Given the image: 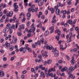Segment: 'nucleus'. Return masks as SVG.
I'll return each instance as SVG.
<instances>
[{
    "instance_id": "obj_62",
    "label": "nucleus",
    "mask_w": 79,
    "mask_h": 79,
    "mask_svg": "<svg viewBox=\"0 0 79 79\" xmlns=\"http://www.w3.org/2000/svg\"><path fill=\"white\" fill-rule=\"evenodd\" d=\"M32 31V29H30L29 31H28V33H29V32H31Z\"/></svg>"
},
{
    "instance_id": "obj_28",
    "label": "nucleus",
    "mask_w": 79,
    "mask_h": 79,
    "mask_svg": "<svg viewBox=\"0 0 79 79\" xmlns=\"http://www.w3.org/2000/svg\"><path fill=\"white\" fill-rule=\"evenodd\" d=\"M40 74L41 76H43V77L44 78L45 77V75H44V73L42 72H41Z\"/></svg>"
},
{
    "instance_id": "obj_38",
    "label": "nucleus",
    "mask_w": 79,
    "mask_h": 79,
    "mask_svg": "<svg viewBox=\"0 0 79 79\" xmlns=\"http://www.w3.org/2000/svg\"><path fill=\"white\" fill-rule=\"evenodd\" d=\"M27 17H31V13H27Z\"/></svg>"
},
{
    "instance_id": "obj_30",
    "label": "nucleus",
    "mask_w": 79,
    "mask_h": 79,
    "mask_svg": "<svg viewBox=\"0 0 79 79\" xmlns=\"http://www.w3.org/2000/svg\"><path fill=\"white\" fill-rule=\"evenodd\" d=\"M69 77H71L72 79H74V77H75V76H73V74H71L69 76Z\"/></svg>"
},
{
    "instance_id": "obj_53",
    "label": "nucleus",
    "mask_w": 79,
    "mask_h": 79,
    "mask_svg": "<svg viewBox=\"0 0 79 79\" xmlns=\"http://www.w3.org/2000/svg\"><path fill=\"white\" fill-rule=\"evenodd\" d=\"M35 25V24L34 23H33L32 24L31 26V28H33V27H34V25Z\"/></svg>"
},
{
    "instance_id": "obj_20",
    "label": "nucleus",
    "mask_w": 79,
    "mask_h": 79,
    "mask_svg": "<svg viewBox=\"0 0 79 79\" xmlns=\"http://www.w3.org/2000/svg\"><path fill=\"white\" fill-rule=\"evenodd\" d=\"M31 11L32 12H34V11H35V10L33 8H29L28 10V11L30 12Z\"/></svg>"
},
{
    "instance_id": "obj_9",
    "label": "nucleus",
    "mask_w": 79,
    "mask_h": 79,
    "mask_svg": "<svg viewBox=\"0 0 79 79\" xmlns=\"http://www.w3.org/2000/svg\"><path fill=\"white\" fill-rule=\"evenodd\" d=\"M4 76V72L2 70H0V77H3Z\"/></svg>"
},
{
    "instance_id": "obj_23",
    "label": "nucleus",
    "mask_w": 79,
    "mask_h": 79,
    "mask_svg": "<svg viewBox=\"0 0 79 79\" xmlns=\"http://www.w3.org/2000/svg\"><path fill=\"white\" fill-rule=\"evenodd\" d=\"M24 2L25 4V6H27L28 5V3H27V0H24Z\"/></svg>"
},
{
    "instance_id": "obj_54",
    "label": "nucleus",
    "mask_w": 79,
    "mask_h": 79,
    "mask_svg": "<svg viewBox=\"0 0 79 79\" xmlns=\"http://www.w3.org/2000/svg\"><path fill=\"white\" fill-rule=\"evenodd\" d=\"M52 10H51V13H53L55 11V10H54V9L53 8L51 9Z\"/></svg>"
},
{
    "instance_id": "obj_42",
    "label": "nucleus",
    "mask_w": 79,
    "mask_h": 79,
    "mask_svg": "<svg viewBox=\"0 0 79 79\" xmlns=\"http://www.w3.org/2000/svg\"><path fill=\"white\" fill-rule=\"evenodd\" d=\"M17 35L19 36H21L22 35V33L21 32H17Z\"/></svg>"
},
{
    "instance_id": "obj_1",
    "label": "nucleus",
    "mask_w": 79,
    "mask_h": 79,
    "mask_svg": "<svg viewBox=\"0 0 79 79\" xmlns=\"http://www.w3.org/2000/svg\"><path fill=\"white\" fill-rule=\"evenodd\" d=\"M52 71H56L55 67L51 68L48 70V73L47 74V77H49V76H51L52 77V76H53V73H50V72H52Z\"/></svg>"
},
{
    "instance_id": "obj_55",
    "label": "nucleus",
    "mask_w": 79,
    "mask_h": 79,
    "mask_svg": "<svg viewBox=\"0 0 79 79\" xmlns=\"http://www.w3.org/2000/svg\"><path fill=\"white\" fill-rule=\"evenodd\" d=\"M31 24V22L30 21H28L27 23V26H29Z\"/></svg>"
},
{
    "instance_id": "obj_27",
    "label": "nucleus",
    "mask_w": 79,
    "mask_h": 79,
    "mask_svg": "<svg viewBox=\"0 0 79 79\" xmlns=\"http://www.w3.org/2000/svg\"><path fill=\"white\" fill-rule=\"evenodd\" d=\"M54 53L55 56H58V55H59L58 51H56V52Z\"/></svg>"
},
{
    "instance_id": "obj_13",
    "label": "nucleus",
    "mask_w": 79,
    "mask_h": 79,
    "mask_svg": "<svg viewBox=\"0 0 79 79\" xmlns=\"http://www.w3.org/2000/svg\"><path fill=\"white\" fill-rule=\"evenodd\" d=\"M2 6H3V8H5L6 6L5 4H3V3H1V4L0 5V8H1Z\"/></svg>"
},
{
    "instance_id": "obj_63",
    "label": "nucleus",
    "mask_w": 79,
    "mask_h": 79,
    "mask_svg": "<svg viewBox=\"0 0 79 79\" xmlns=\"http://www.w3.org/2000/svg\"><path fill=\"white\" fill-rule=\"evenodd\" d=\"M3 60L5 61L6 60V57H4L3 58Z\"/></svg>"
},
{
    "instance_id": "obj_45",
    "label": "nucleus",
    "mask_w": 79,
    "mask_h": 79,
    "mask_svg": "<svg viewBox=\"0 0 79 79\" xmlns=\"http://www.w3.org/2000/svg\"><path fill=\"white\" fill-rule=\"evenodd\" d=\"M44 40L43 39H41L40 40V42L41 43H44Z\"/></svg>"
},
{
    "instance_id": "obj_21",
    "label": "nucleus",
    "mask_w": 79,
    "mask_h": 79,
    "mask_svg": "<svg viewBox=\"0 0 79 79\" xmlns=\"http://www.w3.org/2000/svg\"><path fill=\"white\" fill-rule=\"evenodd\" d=\"M22 15L23 16V18H24V17H25V14H24V13L22 12L19 14V16H21L22 17Z\"/></svg>"
},
{
    "instance_id": "obj_4",
    "label": "nucleus",
    "mask_w": 79,
    "mask_h": 79,
    "mask_svg": "<svg viewBox=\"0 0 79 79\" xmlns=\"http://www.w3.org/2000/svg\"><path fill=\"white\" fill-rule=\"evenodd\" d=\"M9 31V27H6L3 30V33H6L8 32Z\"/></svg>"
},
{
    "instance_id": "obj_49",
    "label": "nucleus",
    "mask_w": 79,
    "mask_h": 79,
    "mask_svg": "<svg viewBox=\"0 0 79 79\" xmlns=\"http://www.w3.org/2000/svg\"><path fill=\"white\" fill-rule=\"evenodd\" d=\"M41 18L42 19H45V16L44 15H42L41 16Z\"/></svg>"
},
{
    "instance_id": "obj_16",
    "label": "nucleus",
    "mask_w": 79,
    "mask_h": 79,
    "mask_svg": "<svg viewBox=\"0 0 79 79\" xmlns=\"http://www.w3.org/2000/svg\"><path fill=\"white\" fill-rule=\"evenodd\" d=\"M49 33V31H45L44 35V36H45V37H46V36H47V35H48V34Z\"/></svg>"
},
{
    "instance_id": "obj_29",
    "label": "nucleus",
    "mask_w": 79,
    "mask_h": 79,
    "mask_svg": "<svg viewBox=\"0 0 79 79\" xmlns=\"http://www.w3.org/2000/svg\"><path fill=\"white\" fill-rule=\"evenodd\" d=\"M8 21H9V19H8V18H7L5 20V24L7 23H8Z\"/></svg>"
},
{
    "instance_id": "obj_17",
    "label": "nucleus",
    "mask_w": 79,
    "mask_h": 79,
    "mask_svg": "<svg viewBox=\"0 0 79 79\" xmlns=\"http://www.w3.org/2000/svg\"><path fill=\"white\" fill-rule=\"evenodd\" d=\"M12 42L14 44H15L17 42V38H14L12 40Z\"/></svg>"
},
{
    "instance_id": "obj_61",
    "label": "nucleus",
    "mask_w": 79,
    "mask_h": 79,
    "mask_svg": "<svg viewBox=\"0 0 79 79\" xmlns=\"http://www.w3.org/2000/svg\"><path fill=\"white\" fill-rule=\"evenodd\" d=\"M28 42L29 43L32 42H33V40H28Z\"/></svg>"
},
{
    "instance_id": "obj_57",
    "label": "nucleus",
    "mask_w": 79,
    "mask_h": 79,
    "mask_svg": "<svg viewBox=\"0 0 79 79\" xmlns=\"http://www.w3.org/2000/svg\"><path fill=\"white\" fill-rule=\"evenodd\" d=\"M19 6H22L23 5V2H21L20 3H19Z\"/></svg>"
},
{
    "instance_id": "obj_47",
    "label": "nucleus",
    "mask_w": 79,
    "mask_h": 79,
    "mask_svg": "<svg viewBox=\"0 0 79 79\" xmlns=\"http://www.w3.org/2000/svg\"><path fill=\"white\" fill-rule=\"evenodd\" d=\"M57 75H58V76H59L60 75H61V73H60V71L59 70H57Z\"/></svg>"
},
{
    "instance_id": "obj_56",
    "label": "nucleus",
    "mask_w": 79,
    "mask_h": 79,
    "mask_svg": "<svg viewBox=\"0 0 79 79\" xmlns=\"http://www.w3.org/2000/svg\"><path fill=\"white\" fill-rule=\"evenodd\" d=\"M70 31L72 32L74 31V28L73 27H72L70 29Z\"/></svg>"
},
{
    "instance_id": "obj_43",
    "label": "nucleus",
    "mask_w": 79,
    "mask_h": 79,
    "mask_svg": "<svg viewBox=\"0 0 79 79\" xmlns=\"http://www.w3.org/2000/svg\"><path fill=\"white\" fill-rule=\"evenodd\" d=\"M72 35H73V33H72V32H70L69 35V37L71 38V36H72Z\"/></svg>"
},
{
    "instance_id": "obj_26",
    "label": "nucleus",
    "mask_w": 79,
    "mask_h": 79,
    "mask_svg": "<svg viewBox=\"0 0 79 79\" xmlns=\"http://www.w3.org/2000/svg\"><path fill=\"white\" fill-rule=\"evenodd\" d=\"M9 13L10 15V17H12V16H13V11H11L9 12Z\"/></svg>"
},
{
    "instance_id": "obj_35",
    "label": "nucleus",
    "mask_w": 79,
    "mask_h": 79,
    "mask_svg": "<svg viewBox=\"0 0 79 79\" xmlns=\"http://www.w3.org/2000/svg\"><path fill=\"white\" fill-rule=\"evenodd\" d=\"M75 60H71L70 61L71 63L72 64H74V63H75Z\"/></svg>"
},
{
    "instance_id": "obj_58",
    "label": "nucleus",
    "mask_w": 79,
    "mask_h": 79,
    "mask_svg": "<svg viewBox=\"0 0 79 79\" xmlns=\"http://www.w3.org/2000/svg\"><path fill=\"white\" fill-rule=\"evenodd\" d=\"M61 37H62V38H64V37H65V36L64 35V34H62L61 35Z\"/></svg>"
},
{
    "instance_id": "obj_7",
    "label": "nucleus",
    "mask_w": 79,
    "mask_h": 79,
    "mask_svg": "<svg viewBox=\"0 0 79 79\" xmlns=\"http://www.w3.org/2000/svg\"><path fill=\"white\" fill-rule=\"evenodd\" d=\"M56 13L57 15H60L61 13L60 9H57L56 10Z\"/></svg>"
},
{
    "instance_id": "obj_22",
    "label": "nucleus",
    "mask_w": 79,
    "mask_h": 79,
    "mask_svg": "<svg viewBox=\"0 0 79 79\" xmlns=\"http://www.w3.org/2000/svg\"><path fill=\"white\" fill-rule=\"evenodd\" d=\"M14 48V47L13 46H10L9 47V50L10 51H12L13 50V49Z\"/></svg>"
},
{
    "instance_id": "obj_33",
    "label": "nucleus",
    "mask_w": 79,
    "mask_h": 79,
    "mask_svg": "<svg viewBox=\"0 0 79 79\" xmlns=\"http://www.w3.org/2000/svg\"><path fill=\"white\" fill-rule=\"evenodd\" d=\"M71 41H72V40H71V38L69 37V39L67 40V43H69V42H71Z\"/></svg>"
},
{
    "instance_id": "obj_14",
    "label": "nucleus",
    "mask_w": 79,
    "mask_h": 79,
    "mask_svg": "<svg viewBox=\"0 0 79 79\" xmlns=\"http://www.w3.org/2000/svg\"><path fill=\"white\" fill-rule=\"evenodd\" d=\"M69 70L71 71H73L74 70V68L73 67V66H71L69 68Z\"/></svg>"
},
{
    "instance_id": "obj_24",
    "label": "nucleus",
    "mask_w": 79,
    "mask_h": 79,
    "mask_svg": "<svg viewBox=\"0 0 79 79\" xmlns=\"http://www.w3.org/2000/svg\"><path fill=\"white\" fill-rule=\"evenodd\" d=\"M72 21L73 20H69L67 21V23H69V24H71L72 23Z\"/></svg>"
},
{
    "instance_id": "obj_51",
    "label": "nucleus",
    "mask_w": 79,
    "mask_h": 79,
    "mask_svg": "<svg viewBox=\"0 0 79 79\" xmlns=\"http://www.w3.org/2000/svg\"><path fill=\"white\" fill-rule=\"evenodd\" d=\"M58 7H60V6H61V3H59L57 4V5Z\"/></svg>"
},
{
    "instance_id": "obj_3",
    "label": "nucleus",
    "mask_w": 79,
    "mask_h": 79,
    "mask_svg": "<svg viewBox=\"0 0 79 79\" xmlns=\"http://www.w3.org/2000/svg\"><path fill=\"white\" fill-rule=\"evenodd\" d=\"M46 47L47 50H50L51 49H52V48L53 47V46H52V45H48V44H46Z\"/></svg>"
},
{
    "instance_id": "obj_8",
    "label": "nucleus",
    "mask_w": 79,
    "mask_h": 79,
    "mask_svg": "<svg viewBox=\"0 0 79 79\" xmlns=\"http://www.w3.org/2000/svg\"><path fill=\"white\" fill-rule=\"evenodd\" d=\"M49 30L51 31L50 33H53V30H54V27L52 26L49 27Z\"/></svg>"
},
{
    "instance_id": "obj_64",
    "label": "nucleus",
    "mask_w": 79,
    "mask_h": 79,
    "mask_svg": "<svg viewBox=\"0 0 79 79\" xmlns=\"http://www.w3.org/2000/svg\"><path fill=\"white\" fill-rule=\"evenodd\" d=\"M68 5H71V1H69L67 3Z\"/></svg>"
},
{
    "instance_id": "obj_18",
    "label": "nucleus",
    "mask_w": 79,
    "mask_h": 79,
    "mask_svg": "<svg viewBox=\"0 0 79 79\" xmlns=\"http://www.w3.org/2000/svg\"><path fill=\"white\" fill-rule=\"evenodd\" d=\"M6 47H9L10 46V44L8 43V42H6L5 44Z\"/></svg>"
},
{
    "instance_id": "obj_12",
    "label": "nucleus",
    "mask_w": 79,
    "mask_h": 79,
    "mask_svg": "<svg viewBox=\"0 0 79 79\" xmlns=\"http://www.w3.org/2000/svg\"><path fill=\"white\" fill-rule=\"evenodd\" d=\"M60 49H62V50H64V49H66V48H67V46H66L65 48H63V45H62L61 44L60 45Z\"/></svg>"
},
{
    "instance_id": "obj_25",
    "label": "nucleus",
    "mask_w": 79,
    "mask_h": 79,
    "mask_svg": "<svg viewBox=\"0 0 79 79\" xmlns=\"http://www.w3.org/2000/svg\"><path fill=\"white\" fill-rule=\"evenodd\" d=\"M16 15H14V17L12 19L13 20V21L14 23H15V20L16 18Z\"/></svg>"
},
{
    "instance_id": "obj_60",
    "label": "nucleus",
    "mask_w": 79,
    "mask_h": 79,
    "mask_svg": "<svg viewBox=\"0 0 79 79\" xmlns=\"http://www.w3.org/2000/svg\"><path fill=\"white\" fill-rule=\"evenodd\" d=\"M15 54V51H13L11 53V55H13Z\"/></svg>"
},
{
    "instance_id": "obj_6",
    "label": "nucleus",
    "mask_w": 79,
    "mask_h": 79,
    "mask_svg": "<svg viewBox=\"0 0 79 79\" xmlns=\"http://www.w3.org/2000/svg\"><path fill=\"white\" fill-rule=\"evenodd\" d=\"M38 4L40 6H42L44 5V1L40 0L38 2Z\"/></svg>"
},
{
    "instance_id": "obj_5",
    "label": "nucleus",
    "mask_w": 79,
    "mask_h": 79,
    "mask_svg": "<svg viewBox=\"0 0 79 79\" xmlns=\"http://www.w3.org/2000/svg\"><path fill=\"white\" fill-rule=\"evenodd\" d=\"M42 70H44V73L46 74H47V73H48V72L47 71V70H48V68H46L45 69V67H43V68L41 69Z\"/></svg>"
},
{
    "instance_id": "obj_44",
    "label": "nucleus",
    "mask_w": 79,
    "mask_h": 79,
    "mask_svg": "<svg viewBox=\"0 0 79 79\" xmlns=\"http://www.w3.org/2000/svg\"><path fill=\"white\" fill-rule=\"evenodd\" d=\"M77 66H78V64H75L74 66L75 69H77Z\"/></svg>"
},
{
    "instance_id": "obj_36",
    "label": "nucleus",
    "mask_w": 79,
    "mask_h": 79,
    "mask_svg": "<svg viewBox=\"0 0 79 79\" xmlns=\"http://www.w3.org/2000/svg\"><path fill=\"white\" fill-rule=\"evenodd\" d=\"M56 22V20L53 19L52 21V23H55Z\"/></svg>"
},
{
    "instance_id": "obj_15",
    "label": "nucleus",
    "mask_w": 79,
    "mask_h": 79,
    "mask_svg": "<svg viewBox=\"0 0 79 79\" xmlns=\"http://www.w3.org/2000/svg\"><path fill=\"white\" fill-rule=\"evenodd\" d=\"M16 5H17L16 3H15L14 4L13 6L14 7L15 9H18L17 8H18V6Z\"/></svg>"
},
{
    "instance_id": "obj_48",
    "label": "nucleus",
    "mask_w": 79,
    "mask_h": 79,
    "mask_svg": "<svg viewBox=\"0 0 79 79\" xmlns=\"http://www.w3.org/2000/svg\"><path fill=\"white\" fill-rule=\"evenodd\" d=\"M27 73V71L26 70H24L22 71V73L23 74H26Z\"/></svg>"
},
{
    "instance_id": "obj_40",
    "label": "nucleus",
    "mask_w": 79,
    "mask_h": 79,
    "mask_svg": "<svg viewBox=\"0 0 79 79\" xmlns=\"http://www.w3.org/2000/svg\"><path fill=\"white\" fill-rule=\"evenodd\" d=\"M52 63V60H48L47 62L48 64H50V63Z\"/></svg>"
},
{
    "instance_id": "obj_39",
    "label": "nucleus",
    "mask_w": 79,
    "mask_h": 79,
    "mask_svg": "<svg viewBox=\"0 0 79 79\" xmlns=\"http://www.w3.org/2000/svg\"><path fill=\"white\" fill-rule=\"evenodd\" d=\"M27 49L29 52H32V50H31V48H27Z\"/></svg>"
},
{
    "instance_id": "obj_41",
    "label": "nucleus",
    "mask_w": 79,
    "mask_h": 79,
    "mask_svg": "<svg viewBox=\"0 0 79 79\" xmlns=\"http://www.w3.org/2000/svg\"><path fill=\"white\" fill-rule=\"evenodd\" d=\"M23 18V19L22 20V22L24 23L25 22V21H26V18H25V17Z\"/></svg>"
},
{
    "instance_id": "obj_52",
    "label": "nucleus",
    "mask_w": 79,
    "mask_h": 79,
    "mask_svg": "<svg viewBox=\"0 0 79 79\" xmlns=\"http://www.w3.org/2000/svg\"><path fill=\"white\" fill-rule=\"evenodd\" d=\"M43 67V65H42V64L40 65L39 66V68L40 69H41Z\"/></svg>"
},
{
    "instance_id": "obj_50",
    "label": "nucleus",
    "mask_w": 79,
    "mask_h": 79,
    "mask_svg": "<svg viewBox=\"0 0 79 79\" xmlns=\"http://www.w3.org/2000/svg\"><path fill=\"white\" fill-rule=\"evenodd\" d=\"M14 11L15 13H17L18 11V9H15Z\"/></svg>"
},
{
    "instance_id": "obj_11",
    "label": "nucleus",
    "mask_w": 79,
    "mask_h": 79,
    "mask_svg": "<svg viewBox=\"0 0 79 79\" xmlns=\"http://www.w3.org/2000/svg\"><path fill=\"white\" fill-rule=\"evenodd\" d=\"M35 44H33L31 46L32 48H36V46H37V42H35Z\"/></svg>"
},
{
    "instance_id": "obj_59",
    "label": "nucleus",
    "mask_w": 79,
    "mask_h": 79,
    "mask_svg": "<svg viewBox=\"0 0 79 79\" xmlns=\"http://www.w3.org/2000/svg\"><path fill=\"white\" fill-rule=\"evenodd\" d=\"M8 66V64H5L3 65V67L4 68H6V66Z\"/></svg>"
},
{
    "instance_id": "obj_31",
    "label": "nucleus",
    "mask_w": 79,
    "mask_h": 79,
    "mask_svg": "<svg viewBox=\"0 0 79 79\" xmlns=\"http://www.w3.org/2000/svg\"><path fill=\"white\" fill-rule=\"evenodd\" d=\"M56 48H55L54 49L52 50V52H53V53H56V51H58L57 50H56Z\"/></svg>"
},
{
    "instance_id": "obj_19",
    "label": "nucleus",
    "mask_w": 79,
    "mask_h": 79,
    "mask_svg": "<svg viewBox=\"0 0 79 79\" xmlns=\"http://www.w3.org/2000/svg\"><path fill=\"white\" fill-rule=\"evenodd\" d=\"M66 69H67V67H65L61 69V71L62 72H64V71H65Z\"/></svg>"
},
{
    "instance_id": "obj_37",
    "label": "nucleus",
    "mask_w": 79,
    "mask_h": 79,
    "mask_svg": "<svg viewBox=\"0 0 79 79\" xmlns=\"http://www.w3.org/2000/svg\"><path fill=\"white\" fill-rule=\"evenodd\" d=\"M56 39L57 40H59V39H60V36L58 35L56 36Z\"/></svg>"
},
{
    "instance_id": "obj_46",
    "label": "nucleus",
    "mask_w": 79,
    "mask_h": 79,
    "mask_svg": "<svg viewBox=\"0 0 79 79\" xmlns=\"http://www.w3.org/2000/svg\"><path fill=\"white\" fill-rule=\"evenodd\" d=\"M0 41L1 43H2V42H3V41H4V39H3V38H2L1 39Z\"/></svg>"
},
{
    "instance_id": "obj_10",
    "label": "nucleus",
    "mask_w": 79,
    "mask_h": 79,
    "mask_svg": "<svg viewBox=\"0 0 79 79\" xmlns=\"http://www.w3.org/2000/svg\"><path fill=\"white\" fill-rule=\"evenodd\" d=\"M55 32H56V33H58V34L59 35H61V31L59 30V29H56Z\"/></svg>"
},
{
    "instance_id": "obj_2",
    "label": "nucleus",
    "mask_w": 79,
    "mask_h": 79,
    "mask_svg": "<svg viewBox=\"0 0 79 79\" xmlns=\"http://www.w3.org/2000/svg\"><path fill=\"white\" fill-rule=\"evenodd\" d=\"M20 52H23V53H25L26 52V48L25 47H21L19 49Z\"/></svg>"
},
{
    "instance_id": "obj_32",
    "label": "nucleus",
    "mask_w": 79,
    "mask_h": 79,
    "mask_svg": "<svg viewBox=\"0 0 79 79\" xmlns=\"http://www.w3.org/2000/svg\"><path fill=\"white\" fill-rule=\"evenodd\" d=\"M75 30L77 31V32L79 33V29L78 28V27H75Z\"/></svg>"
},
{
    "instance_id": "obj_34",
    "label": "nucleus",
    "mask_w": 79,
    "mask_h": 79,
    "mask_svg": "<svg viewBox=\"0 0 79 79\" xmlns=\"http://www.w3.org/2000/svg\"><path fill=\"white\" fill-rule=\"evenodd\" d=\"M61 13H63V14H66V10H62L61 11Z\"/></svg>"
}]
</instances>
